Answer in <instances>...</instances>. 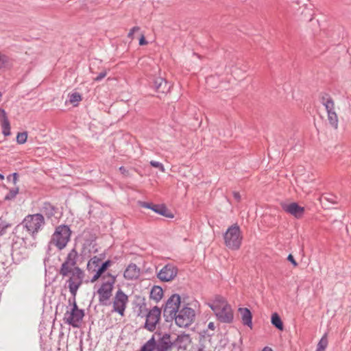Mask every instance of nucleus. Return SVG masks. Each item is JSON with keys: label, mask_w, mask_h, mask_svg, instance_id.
Segmentation results:
<instances>
[{"label": "nucleus", "mask_w": 351, "mask_h": 351, "mask_svg": "<svg viewBox=\"0 0 351 351\" xmlns=\"http://www.w3.org/2000/svg\"><path fill=\"white\" fill-rule=\"evenodd\" d=\"M195 317V311L190 307L184 306L179 310L172 318L175 319L177 326L186 328L193 322Z\"/></svg>", "instance_id": "423d86ee"}, {"label": "nucleus", "mask_w": 351, "mask_h": 351, "mask_svg": "<svg viewBox=\"0 0 351 351\" xmlns=\"http://www.w3.org/2000/svg\"><path fill=\"white\" fill-rule=\"evenodd\" d=\"M153 87L158 93H165L170 89L169 83L161 77H156L153 82Z\"/></svg>", "instance_id": "dca6fc26"}, {"label": "nucleus", "mask_w": 351, "mask_h": 351, "mask_svg": "<svg viewBox=\"0 0 351 351\" xmlns=\"http://www.w3.org/2000/svg\"><path fill=\"white\" fill-rule=\"evenodd\" d=\"M224 243L230 250H237L241 245L243 237L241 229L237 224L230 226L223 234Z\"/></svg>", "instance_id": "20e7f679"}, {"label": "nucleus", "mask_w": 351, "mask_h": 351, "mask_svg": "<svg viewBox=\"0 0 351 351\" xmlns=\"http://www.w3.org/2000/svg\"><path fill=\"white\" fill-rule=\"evenodd\" d=\"M216 316L221 322L230 323L233 320V313L230 305H223L221 308L215 307Z\"/></svg>", "instance_id": "f8f14e48"}, {"label": "nucleus", "mask_w": 351, "mask_h": 351, "mask_svg": "<svg viewBox=\"0 0 351 351\" xmlns=\"http://www.w3.org/2000/svg\"><path fill=\"white\" fill-rule=\"evenodd\" d=\"M106 75H107L106 71H102L94 79V80L96 82L101 81L102 79H104L106 76Z\"/></svg>", "instance_id": "4c0bfd02"}, {"label": "nucleus", "mask_w": 351, "mask_h": 351, "mask_svg": "<svg viewBox=\"0 0 351 351\" xmlns=\"http://www.w3.org/2000/svg\"><path fill=\"white\" fill-rule=\"evenodd\" d=\"M151 210L161 215H165V213L167 211V208L165 206L159 204H153L152 208H151Z\"/></svg>", "instance_id": "7c9ffc66"}, {"label": "nucleus", "mask_w": 351, "mask_h": 351, "mask_svg": "<svg viewBox=\"0 0 351 351\" xmlns=\"http://www.w3.org/2000/svg\"><path fill=\"white\" fill-rule=\"evenodd\" d=\"M282 208L284 211L293 215L297 219L301 218L304 213V208L299 206L296 202L282 204Z\"/></svg>", "instance_id": "ddd939ff"}, {"label": "nucleus", "mask_w": 351, "mask_h": 351, "mask_svg": "<svg viewBox=\"0 0 351 351\" xmlns=\"http://www.w3.org/2000/svg\"><path fill=\"white\" fill-rule=\"evenodd\" d=\"M225 298L221 295H216L214 300L209 304L210 308L214 311L215 307L221 308L223 305H228Z\"/></svg>", "instance_id": "b1692460"}, {"label": "nucleus", "mask_w": 351, "mask_h": 351, "mask_svg": "<svg viewBox=\"0 0 351 351\" xmlns=\"http://www.w3.org/2000/svg\"><path fill=\"white\" fill-rule=\"evenodd\" d=\"M173 348L171 335L168 333L163 334L156 340V351H170Z\"/></svg>", "instance_id": "4468645a"}, {"label": "nucleus", "mask_w": 351, "mask_h": 351, "mask_svg": "<svg viewBox=\"0 0 351 351\" xmlns=\"http://www.w3.org/2000/svg\"><path fill=\"white\" fill-rule=\"evenodd\" d=\"M40 211L48 218H50L54 215L55 208L51 204L46 202L43 204Z\"/></svg>", "instance_id": "5701e85b"}, {"label": "nucleus", "mask_w": 351, "mask_h": 351, "mask_svg": "<svg viewBox=\"0 0 351 351\" xmlns=\"http://www.w3.org/2000/svg\"><path fill=\"white\" fill-rule=\"evenodd\" d=\"M139 29H140V28L138 26H135V27H132L130 29V32L128 33V37L131 39H133V35H134V32L138 31Z\"/></svg>", "instance_id": "e433bc0d"}, {"label": "nucleus", "mask_w": 351, "mask_h": 351, "mask_svg": "<svg viewBox=\"0 0 351 351\" xmlns=\"http://www.w3.org/2000/svg\"><path fill=\"white\" fill-rule=\"evenodd\" d=\"M149 163L152 167L158 168L161 172L165 171V167L161 162L155 160H151Z\"/></svg>", "instance_id": "f704fd0d"}, {"label": "nucleus", "mask_w": 351, "mask_h": 351, "mask_svg": "<svg viewBox=\"0 0 351 351\" xmlns=\"http://www.w3.org/2000/svg\"><path fill=\"white\" fill-rule=\"evenodd\" d=\"M10 176H12L13 177V182H14V184H16V181H17V179H18V173H14L12 175H10Z\"/></svg>", "instance_id": "c03bdc74"}, {"label": "nucleus", "mask_w": 351, "mask_h": 351, "mask_svg": "<svg viewBox=\"0 0 351 351\" xmlns=\"http://www.w3.org/2000/svg\"><path fill=\"white\" fill-rule=\"evenodd\" d=\"M322 199L333 204H337L338 202V197L332 194H327L326 195H324L322 197Z\"/></svg>", "instance_id": "72a5a7b5"}, {"label": "nucleus", "mask_w": 351, "mask_h": 351, "mask_svg": "<svg viewBox=\"0 0 351 351\" xmlns=\"http://www.w3.org/2000/svg\"><path fill=\"white\" fill-rule=\"evenodd\" d=\"M140 273V268L136 264L130 263L124 271L123 276L126 280H136L139 277Z\"/></svg>", "instance_id": "2eb2a0df"}, {"label": "nucleus", "mask_w": 351, "mask_h": 351, "mask_svg": "<svg viewBox=\"0 0 351 351\" xmlns=\"http://www.w3.org/2000/svg\"><path fill=\"white\" fill-rule=\"evenodd\" d=\"M271 324L280 330H283V324L282 322L280 317V316L276 313H274L271 315Z\"/></svg>", "instance_id": "a878e982"}, {"label": "nucleus", "mask_w": 351, "mask_h": 351, "mask_svg": "<svg viewBox=\"0 0 351 351\" xmlns=\"http://www.w3.org/2000/svg\"><path fill=\"white\" fill-rule=\"evenodd\" d=\"M147 43V40L145 38V36L143 35L141 38L139 39V45H145Z\"/></svg>", "instance_id": "37998d69"}, {"label": "nucleus", "mask_w": 351, "mask_h": 351, "mask_svg": "<svg viewBox=\"0 0 351 351\" xmlns=\"http://www.w3.org/2000/svg\"><path fill=\"white\" fill-rule=\"evenodd\" d=\"M19 193V189L18 188H14L9 191L8 194L5 196V200H11L14 199L16 195Z\"/></svg>", "instance_id": "473e14b6"}, {"label": "nucleus", "mask_w": 351, "mask_h": 351, "mask_svg": "<svg viewBox=\"0 0 351 351\" xmlns=\"http://www.w3.org/2000/svg\"><path fill=\"white\" fill-rule=\"evenodd\" d=\"M180 306V297L178 294H173L166 302L164 314L171 317L176 315Z\"/></svg>", "instance_id": "9b49d317"}, {"label": "nucleus", "mask_w": 351, "mask_h": 351, "mask_svg": "<svg viewBox=\"0 0 351 351\" xmlns=\"http://www.w3.org/2000/svg\"><path fill=\"white\" fill-rule=\"evenodd\" d=\"M69 102L74 106H77L78 103L82 99V95L79 93H73L69 95Z\"/></svg>", "instance_id": "c85d7f7f"}, {"label": "nucleus", "mask_w": 351, "mask_h": 351, "mask_svg": "<svg viewBox=\"0 0 351 351\" xmlns=\"http://www.w3.org/2000/svg\"><path fill=\"white\" fill-rule=\"evenodd\" d=\"M84 316V310L78 308L75 302V298H73V306L71 311H67L64 313V322L74 328H77L80 326Z\"/></svg>", "instance_id": "6e6552de"}, {"label": "nucleus", "mask_w": 351, "mask_h": 351, "mask_svg": "<svg viewBox=\"0 0 351 351\" xmlns=\"http://www.w3.org/2000/svg\"><path fill=\"white\" fill-rule=\"evenodd\" d=\"M208 328L212 330H214L215 328V324L213 322H210L208 325Z\"/></svg>", "instance_id": "a18cd8bd"}, {"label": "nucleus", "mask_w": 351, "mask_h": 351, "mask_svg": "<svg viewBox=\"0 0 351 351\" xmlns=\"http://www.w3.org/2000/svg\"><path fill=\"white\" fill-rule=\"evenodd\" d=\"M77 256V252L75 248H73L67 254L59 270V274L62 277H69L66 283L73 298H75L85 276L84 271L76 266Z\"/></svg>", "instance_id": "f257e3e1"}, {"label": "nucleus", "mask_w": 351, "mask_h": 351, "mask_svg": "<svg viewBox=\"0 0 351 351\" xmlns=\"http://www.w3.org/2000/svg\"><path fill=\"white\" fill-rule=\"evenodd\" d=\"M45 223V219L42 214L28 215L23 220L21 226H18V229L22 228L23 230H26L27 234L25 236L19 235L18 237L25 241L27 239L28 234L34 239L36 234L42 230Z\"/></svg>", "instance_id": "f03ea898"}, {"label": "nucleus", "mask_w": 351, "mask_h": 351, "mask_svg": "<svg viewBox=\"0 0 351 351\" xmlns=\"http://www.w3.org/2000/svg\"><path fill=\"white\" fill-rule=\"evenodd\" d=\"M163 295V291L160 287L154 286L150 292V298L156 301L161 300Z\"/></svg>", "instance_id": "393cba45"}, {"label": "nucleus", "mask_w": 351, "mask_h": 351, "mask_svg": "<svg viewBox=\"0 0 351 351\" xmlns=\"http://www.w3.org/2000/svg\"><path fill=\"white\" fill-rule=\"evenodd\" d=\"M197 351H203V350L199 349V350H198Z\"/></svg>", "instance_id": "864d4df0"}, {"label": "nucleus", "mask_w": 351, "mask_h": 351, "mask_svg": "<svg viewBox=\"0 0 351 351\" xmlns=\"http://www.w3.org/2000/svg\"><path fill=\"white\" fill-rule=\"evenodd\" d=\"M213 80V77H208V79H206V82H207V83H209V82H210Z\"/></svg>", "instance_id": "09e8293b"}, {"label": "nucleus", "mask_w": 351, "mask_h": 351, "mask_svg": "<svg viewBox=\"0 0 351 351\" xmlns=\"http://www.w3.org/2000/svg\"><path fill=\"white\" fill-rule=\"evenodd\" d=\"M10 64V58L0 52V69L5 68Z\"/></svg>", "instance_id": "c756f323"}, {"label": "nucleus", "mask_w": 351, "mask_h": 351, "mask_svg": "<svg viewBox=\"0 0 351 351\" xmlns=\"http://www.w3.org/2000/svg\"><path fill=\"white\" fill-rule=\"evenodd\" d=\"M262 351H273V350L271 348L266 346L262 350Z\"/></svg>", "instance_id": "de8ad7c7"}, {"label": "nucleus", "mask_w": 351, "mask_h": 351, "mask_svg": "<svg viewBox=\"0 0 351 351\" xmlns=\"http://www.w3.org/2000/svg\"><path fill=\"white\" fill-rule=\"evenodd\" d=\"M288 261H289L294 267H296L298 265L297 262L294 259L293 256L291 254H289L287 257Z\"/></svg>", "instance_id": "ea45409f"}, {"label": "nucleus", "mask_w": 351, "mask_h": 351, "mask_svg": "<svg viewBox=\"0 0 351 351\" xmlns=\"http://www.w3.org/2000/svg\"><path fill=\"white\" fill-rule=\"evenodd\" d=\"M71 233L69 226L65 225L59 226L56 228L49 243L54 245L58 250H61L66 247L70 240Z\"/></svg>", "instance_id": "39448f33"}, {"label": "nucleus", "mask_w": 351, "mask_h": 351, "mask_svg": "<svg viewBox=\"0 0 351 351\" xmlns=\"http://www.w3.org/2000/svg\"><path fill=\"white\" fill-rule=\"evenodd\" d=\"M119 171L123 174H125V173L127 172V170L125 169V168L124 167H119Z\"/></svg>", "instance_id": "49530a36"}, {"label": "nucleus", "mask_w": 351, "mask_h": 351, "mask_svg": "<svg viewBox=\"0 0 351 351\" xmlns=\"http://www.w3.org/2000/svg\"><path fill=\"white\" fill-rule=\"evenodd\" d=\"M129 302L128 296L119 289L115 293L112 301V312L123 316Z\"/></svg>", "instance_id": "1a4fd4ad"}, {"label": "nucleus", "mask_w": 351, "mask_h": 351, "mask_svg": "<svg viewBox=\"0 0 351 351\" xmlns=\"http://www.w3.org/2000/svg\"><path fill=\"white\" fill-rule=\"evenodd\" d=\"M4 180V176L1 173H0V180Z\"/></svg>", "instance_id": "8fccbe9b"}, {"label": "nucleus", "mask_w": 351, "mask_h": 351, "mask_svg": "<svg viewBox=\"0 0 351 351\" xmlns=\"http://www.w3.org/2000/svg\"><path fill=\"white\" fill-rule=\"evenodd\" d=\"M109 276L111 277V280L103 282L97 291L99 296V302L102 306L110 304V299L112 295L115 278L110 274Z\"/></svg>", "instance_id": "0eeeda50"}, {"label": "nucleus", "mask_w": 351, "mask_h": 351, "mask_svg": "<svg viewBox=\"0 0 351 351\" xmlns=\"http://www.w3.org/2000/svg\"><path fill=\"white\" fill-rule=\"evenodd\" d=\"M156 339L155 335H153L141 348L139 351H156Z\"/></svg>", "instance_id": "4be33fe9"}, {"label": "nucleus", "mask_w": 351, "mask_h": 351, "mask_svg": "<svg viewBox=\"0 0 351 351\" xmlns=\"http://www.w3.org/2000/svg\"><path fill=\"white\" fill-rule=\"evenodd\" d=\"M101 262V259L95 256L94 257L91 258L90 260L88 261L87 267H89L90 265H93L95 267L99 266V264Z\"/></svg>", "instance_id": "c9c22d12"}, {"label": "nucleus", "mask_w": 351, "mask_h": 351, "mask_svg": "<svg viewBox=\"0 0 351 351\" xmlns=\"http://www.w3.org/2000/svg\"><path fill=\"white\" fill-rule=\"evenodd\" d=\"M178 271L176 265L168 263L158 272L157 277L162 282H169L176 277Z\"/></svg>", "instance_id": "9d476101"}, {"label": "nucleus", "mask_w": 351, "mask_h": 351, "mask_svg": "<svg viewBox=\"0 0 351 351\" xmlns=\"http://www.w3.org/2000/svg\"><path fill=\"white\" fill-rule=\"evenodd\" d=\"M27 133L26 132L18 133L16 142L19 144H24L27 141Z\"/></svg>", "instance_id": "2f4dec72"}, {"label": "nucleus", "mask_w": 351, "mask_h": 351, "mask_svg": "<svg viewBox=\"0 0 351 351\" xmlns=\"http://www.w3.org/2000/svg\"><path fill=\"white\" fill-rule=\"evenodd\" d=\"M141 205L143 208H147L151 209L152 208L153 204L147 203V202H141Z\"/></svg>", "instance_id": "79ce46f5"}, {"label": "nucleus", "mask_w": 351, "mask_h": 351, "mask_svg": "<svg viewBox=\"0 0 351 351\" xmlns=\"http://www.w3.org/2000/svg\"><path fill=\"white\" fill-rule=\"evenodd\" d=\"M306 20H308V21H311V20H312V14H310L309 17H308V18L306 19Z\"/></svg>", "instance_id": "3c124183"}, {"label": "nucleus", "mask_w": 351, "mask_h": 351, "mask_svg": "<svg viewBox=\"0 0 351 351\" xmlns=\"http://www.w3.org/2000/svg\"><path fill=\"white\" fill-rule=\"evenodd\" d=\"M239 312L241 314L243 324L252 328V315L251 311L247 308H239Z\"/></svg>", "instance_id": "6ab92c4d"}, {"label": "nucleus", "mask_w": 351, "mask_h": 351, "mask_svg": "<svg viewBox=\"0 0 351 351\" xmlns=\"http://www.w3.org/2000/svg\"><path fill=\"white\" fill-rule=\"evenodd\" d=\"M173 347L175 346L178 349L186 350L191 343L189 335L181 334L177 336L176 339L172 341Z\"/></svg>", "instance_id": "f3484780"}, {"label": "nucleus", "mask_w": 351, "mask_h": 351, "mask_svg": "<svg viewBox=\"0 0 351 351\" xmlns=\"http://www.w3.org/2000/svg\"><path fill=\"white\" fill-rule=\"evenodd\" d=\"M8 228V225H5L4 223H0V235H2L5 231V229Z\"/></svg>", "instance_id": "58836bf2"}, {"label": "nucleus", "mask_w": 351, "mask_h": 351, "mask_svg": "<svg viewBox=\"0 0 351 351\" xmlns=\"http://www.w3.org/2000/svg\"><path fill=\"white\" fill-rule=\"evenodd\" d=\"M232 195H233V197L237 201V202H240L241 201V196L240 195V193L237 191H234L232 193Z\"/></svg>", "instance_id": "a19ab883"}, {"label": "nucleus", "mask_w": 351, "mask_h": 351, "mask_svg": "<svg viewBox=\"0 0 351 351\" xmlns=\"http://www.w3.org/2000/svg\"><path fill=\"white\" fill-rule=\"evenodd\" d=\"M0 121L2 127V133L4 136H8L11 134L10 123L8 118L5 111L0 108Z\"/></svg>", "instance_id": "a211bd4d"}, {"label": "nucleus", "mask_w": 351, "mask_h": 351, "mask_svg": "<svg viewBox=\"0 0 351 351\" xmlns=\"http://www.w3.org/2000/svg\"><path fill=\"white\" fill-rule=\"evenodd\" d=\"M138 315L141 317L145 315L146 319L144 328L149 332H154L160 320L161 310L158 307L154 306L147 311L145 304L143 303L139 306Z\"/></svg>", "instance_id": "7ed1b4c3"}, {"label": "nucleus", "mask_w": 351, "mask_h": 351, "mask_svg": "<svg viewBox=\"0 0 351 351\" xmlns=\"http://www.w3.org/2000/svg\"><path fill=\"white\" fill-rule=\"evenodd\" d=\"M321 102L325 107L327 114L329 112L330 113L331 112H335V102L330 95L328 94L322 95Z\"/></svg>", "instance_id": "aec40b11"}, {"label": "nucleus", "mask_w": 351, "mask_h": 351, "mask_svg": "<svg viewBox=\"0 0 351 351\" xmlns=\"http://www.w3.org/2000/svg\"><path fill=\"white\" fill-rule=\"evenodd\" d=\"M328 120L332 127L337 129L338 128L339 119L336 112H331L328 113Z\"/></svg>", "instance_id": "bb28decb"}, {"label": "nucleus", "mask_w": 351, "mask_h": 351, "mask_svg": "<svg viewBox=\"0 0 351 351\" xmlns=\"http://www.w3.org/2000/svg\"><path fill=\"white\" fill-rule=\"evenodd\" d=\"M328 343L327 333H325L318 342L317 351H325Z\"/></svg>", "instance_id": "cd10ccee"}, {"label": "nucleus", "mask_w": 351, "mask_h": 351, "mask_svg": "<svg viewBox=\"0 0 351 351\" xmlns=\"http://www.w3.org/2000/svg\"><path fill=\"white\" fill-rule=\"evenodd\" d=\"M111 265L112 261L110 260L104 262L101 264V265L98 268L95 274L93 276L91 282H93L95 280H97L101 276V274L107 269V268L110 267Z\"/></svg>", "instance_id": "412c9836"}, {"label": "nucleus", "mask_w": 351, "mask_h": 351, "mask_svg": "<svg viewBox=\"0 0 351 351\" xmlns=\"http://www.w3.org/2000/svg\"><path fill=\"white\" fill-rule=\"evenodd\" d=\"M2 95H3L2 93L0 92V101H1Z\"/></svg>", "instance_id": "603ef678"}]
</instances>
